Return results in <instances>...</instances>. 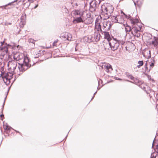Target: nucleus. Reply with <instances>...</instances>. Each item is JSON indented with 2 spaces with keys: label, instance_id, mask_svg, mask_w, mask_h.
<instances>
[{
  "label": "nucleus",
  "instance_id": "4c0bfd02",
  "mask_svg": "<svg viewBox=\"0 0 158 158\" xmlns=\"http://www.w3.org/2000/svg\"><path fill=\"white\" fill-rule=\"evenodd\" d=\"M0 118H0L2 120H3V118H4V115L3 114H1L0 116Z\"/></svg>",
  "mask_w": 158,
  "mask_h": 158
},
{
  "label": "nucleus",
  "instance_id": "f8f14e48",
  "mask_svg": "<svg viewBox=\"0 0 158 158\" xmlns=\"http://www.w3.org/2000/svg\"><path fill=\"white\" fill-rule=\"evenodd\" d=\"M107 31H102V32L104 33V38L107 39L109 42L112 39L110 37L109 32Z\"/></svg>",
  "mask_w": 158,
  "mask_h": 158
},
{
  "label": "nucleus",
  "instance_id": "4be33fe9",
  "mask_svg": "<svg viewBox=\"0 0 158 158\" xmlns=\"http://www.w3.org/2000/svg\"><path fill=\"white\" fill-rule=\"evenodd\" d=\"M139 22V20L137 19H131V23L134 25V26L135 25V24Z\"/></svg>",
  "mask_w": 158,
  "mask_h": 158
},
{
  "label": "nucleus",
  "instance_id": "a211bd4d",
  "mask_svg": "<svg viewBox=\"0 0 158 158\" xmlns=\"http://www.w3.org/2000/svg\"><path fill=\"white\" fill-rule=\"evenodd\" d=\"M100 35L98 32H95L94 38L96 41H98L100 40Z\"/></svg>",
  "mask_w": 158,
  "mask_h": 158
},
{
  "label": "nucleus",
  "instance_id": "f03ea898",
  "mask_svg": "<svg viewBox=\"0 0 158 158\" xmlns=\"http://www.w3.org/2000/svg\"><path fill=\"white\" fill-rule=\"evenodd\" d=\"M101 15L104 19H107L111 16V13L114 10V7L111 5L105 3L101 6Z\"/></svg>",
  "mask_w": 158,
  "mask_h": 158
},
{
  "label": "nucleus",
  "instance_id": "58836bf2",
  "mask_svg": "<svg viewBox=\"0 0 158 158\" xmlns=\"http://www.w3.org/2000/svg\"><path fill=\"white\" fill-rule=\"evenodd\" d=\"M151 158H156V157H155V156H154V154L152 155V154L151 156Z\"/></svg>",
  "mask_w": 158,
  "mask_h": 158
},
{
  "label": "nucleus",
  "instance_id": "412c9836",
  "mask_svg": "<svg viewBox=\"0 0 158 158\" xmlns=\"http://www.w3.org/2000/svg\"><path fill=\"white\" fill-rule=\"evenodd\" d=\"M4 128L5 130H6V133L9 134L10 131L9 127H8L6 125H4Z\"/></svg>",
  "mask_w": 158,
  "mask_h": 158
},
{
  "label": "nucleus",
  "instance_id": "0eeeda50",
  "mask_svg": "<svg viewBox=\"0 0 158 158\" xmlns=\"http://www.w3.org/2000/svg\"><path fill=\"white\" fill-rule=\"evenodd\" d=\"M100 2L101 1L99 0H98V1L96 0H93L89 3V10L91 12L95 11L97 7V4H100Z\"/></svg>",
  "mask_w": 158,
  "mask_h": 158
},
{
  "label": "nucleus",
  "instance_id": "9b49d317",
  "mask_svg": "<svg viewBox=\"0 0 158 158\" xmlns=\"http://www.w3.org/2000/svg\"><path fill=\"white\" fill-rule=\"evenodd\" d=\"M150 44L153 45L154 47L158 46V37L154 36L152 40L150 41Z\"/></svg>",
  "mask_w": 158,
  "mask_h": 158
},
{
  "label": "nucleus",
  "instance_id": "20e7f679",
  "mask_svg": "<svg viewBox=\"0 0 158 158\" xmlns=\"http://www.w3.org/2000/svg\"><path fill=\"white\" fill-rule=\"evenodd\" d=\"M141 27L135 25L133 26L132 28L131 33L135 36L137 37H139L140 36V32L141 31Z\"/></svg>",
  "mask_w": 158,
  "mask_h": 158
},
{
  "label": "nucleus",
  "instance_id": "2eb2a0df",
  "mask_svg": "<svg viewBox=\"0 0 158 158\" xmlns=\"http://www.w3.org/2000/svg\"><path fill=\"white\" fill-rule=\"evenodd\" d=\"M95 29L98 32L100 31L102 32V26H101V24H95Z\"/></svg>",
  "mask_w": 158,
  "mask_h": 158
},
{
  "label": "nucleus",
  "instance_id": "7c9ffc66",
  "mask_svg": "<svg viewBox=\"0 0 158 158\" xmlns=\"http://www.w3.org/2000/svg\"><path fill=\"white\" fill-rule=\"evenodd\" d=\"M10 48L14 49L15 47V44L14 43H10Z\"/></svg>",
  "mask_w": 158,
  "mask_h": 158
},
{
  "label": "nucleus",
  "instance_id": "b1692460",
  "mask_svg": "<svg viewBox=\"0 0 158 158\" xmlns=\"http://www.w3.org/2000/svg\"><path fill=\"white\" fill-rule=\"evenodd\" d=\"M141 89H143L144 90H145V89H146V87L147 86L144 84L142 83H141L140 84H139V85Z\"/></svg>",
  "mask_w": 158,
  "mask_h": 158
},
{
  "label": "nucleus",
  "instance_id": "c756f323",
  "mask_svg": "<svg viewBox=\"0 0 158 158\" xmlns=\"http://www.w3.org/2000/svg\"><path fill=\"white\" fill-rule=\"evenodd\" d=\"M18 0H15L14 1H13L10 2V6L13 5L14 4V5H17L18 4L17 3V1Z\"/></svg>",
  "mask_w": 158,
  "mask_h": 158
},
{
  "label": "nucleus",
  "instance_id": "f3484780",
  "mask_svg": "<svg viewBox=\"0 0 158 158\" xmlns=\"http://www.w3.org/2000/svg\"><path fill=\"white\" fill-rule=\"evenodd\" d=\"M103 17L101 15L97 17L95 20V24H100L102 17Z\"/></svg>",
  "mask_w": 158,
  "mask_h": 158
},
{
  "label": "nucleus",
  "instance_id": "79ce46f5",
  "mask_svg": "<svg viewBox=\"0 0 158 158\" xmlns=\"http://www.w3.org/2000/svg\"><path fill=\"white\" fill-rule=\"evenodd\" d=\"M97 93V92H96L94 94V96L92 98V99H91V100H92V99L94 98V95H95V94L96 93Z\"/></svg>",
  "mask_w": 158,
  "mask_h": 158
},
{
  "label": "nucleus",
  "instance_id": "c03bdc74",
  "mask_svg": "<svg viewBox=\"0 0 158 158\" xmlns=\"http://www.w3.org/2000/svg\"><path fill=\"white\" fill-rule=\"evenodd\" d=\"M134 3L135 4V5L136 6V3L134 2Z\"/></svg>",
  "mask_w": 158,
  "mask_h": 158
},
{
  "label": "nucleus",
  "instance_id": "2f4dec72",
  "mask_svg": "<svg viewBox=\"0 0 158 158\" xmlns=\"http://www.w3.org/2000/svg\"><path fill=\"white\" fill-rule=\"evenodd\" d=\"M128 77L131 80H134V77L132 75H128Z\"/></svg>",
  "mask_w": 158,
  "mask_h": 158
},
{
  "label": "nucleus",
  "instance_id": "e433bc0d",
  "mask_svg": "<svg viewBox=\"0 0 158 158\" xmlns=\"http://www.w3.org/2000/svg\"><path fill=\"white\" fill-rule=\"evenodd\" d=\"M76 14L77 15H79L81 16L82 14H81L79 11H76Z\"/></svg>",
  "mask_w": 158,
  "mask_h": 158
},
{
  "label": "nucleus",
  "instance_id": "c9c22d12",
  "mask_svg": "<svg viewBox=\"0 0 158 158\" xmlns=\"http://www.w3.org/2000/svg\"><path fill=\"white\" fill-rule=\"evenodd\" d=\"M118 42L119 43V45L121 44L122 45H123L124 42L123 41H122L120 40H118Z\"/></svg>",
  "mask_w": 158,
  "mask_h": 158
},
{
  "label": "nucleus",
  "instance_id": "473e14b6",
  "mask_svg": "<svg viewBox=\"0 0 158 158\" xmlns=\"http://www.w3.org/2000/svg\"><path fill=\"white\" fill-rule=\"evenodd\" d=\"M28 41L30 43H33V44L34 43V41L32 39H29V40H28Z\"/></svg>",
  "mask_w": 158,
  "mask_h": 158
},
{
  "label": "nucleus",
  "instance_id": "72a5a7b5",
  "mask_svg": "<svg viewBox=\"0 0 158 158\" xmlns=\"http://www.w3.org/2000/svg\"><path fill=\"white\" fill-rule=\"evenodd\" d=\"M58 41V40H56L53 43V46H56V43H57V42Z\"/></svg>",
  "mask_w": 158,
  "mask_h": 158
},
{
  "label": "nucleus",
  "instance_id": "9d476101",
  "mask_svg": "<svg viewBox=\"0 0 158 158\" xmlns=\"http://www.w3.org/2000/svg\"><path fill=\"white\" fill-rule=\"evenodd\" d=\"M8 73H5L3 75L2 78L4 83L6 85H9L10 84V78Z\"/></svg>",
  "mask_w": 158,
  "mask_h": 158
},
{
  "label": "nucleus",
  "instance_id": "6ab92c4d",
  "mask_svg": "<svg viewBox=\"0 0 158 158\" xmlns=\"http://www.w3.org/2000/svg\"><path fill=\"white\" fill-rule=\"evenodd\" d=\"M125 30L126 33L129 32L131 31L132 28H131V27L128 25H126L125 27Z\"/></svg>",
  "mask_w": 158,
  "mask_h": 158
},
{
  "label": "nucleus",
  "instance_id": "de8ad7c7",
  "mask_svg": "<svg viewBox=\"0 0 158 158\" xmlns=\"http://www.w3.org/2000/svg\"><path fill=\"white\" fill-rule=\"evenodd\" d=\"M148 52H149V53H150V51H148Z\"/></svg>",
  "mask_w": 158,
  "mask_h": 158
},
{
  "label": "nucleus",
  "instance_id": "bb28decb",
  "mask_svg": "<svg viewBox=\"0 0 158 158\" xmlns=\"http://www.w3.org/2000/svg\"><path fill=\"white\" fill-rule=\"evenodd\" d=\"M152 63L150 64V70L153 68L154 65V62H155L154 60H152V61H151Z\"/></svg>",
  "mask_w": 158,
  "mask_h": 158
},
{
  "label": "nucleus",
  "instance_id": "7ed1b4c3",
  "mask_svg": "<svg viewBox=\"0 0 158 158\" xmlns=\"http://www.w3.org/2000/svg\"><path fill=\"white\" fill-rule=\"evenodd\" d=\"M108 42V44H106V47L104 46V49L106 51L107 49H108V48L106 46H109L111 50L113 51L116 50L118 48L119 46V43L118 42V40L116 39L113 38Z\"/></svg>",
  "mask_w": 158,
  "mask_h": 158
},
{
  "label": "nucleus",
  "instance_id": "393cba45",
  "mask_svg": "<svg viewBox=\"0 0 158 158\" xmlns=\"http://www.w3.org/2000/svg\"><path fill=\"white\" fill-rule=\"evenodd\" d=\"M134 82H133L132 81H130V82L131 83H134L138 85H139V84H140L141 83V82H140L137 79H134Z\"/></svg>",
  "mask_w": 158,
  "mask_h": 158
},
{
  "label": "nucleus",
  "instance_id": "37998d69",
  "mask_svg": "<svg viewBox=\"0 0 158 158\" xmlns=\"http://www.w3.org/2000/svg\"><path fill=\"white\" fill-rule=\"evenodd\" d=\"M155 156H156V157H158V154L157 155V156H156H156H155Z\"/></svg>",
  "mask_w": 158,
  "mask_h": 158
},
{
  "label": "nucleus",
  "instance_id": "f257e3e1",
  "mask_svg": "<svg viewBox=\"0 0 158 158\" xmlns=\"http://www.w3.org/2000/svg\"><path fill=\"white\" fill-rule=\"evenodd\" d=\"M13 57L15 60H21L23 62L19 63L20 67H19L20 70H25L30 67L29 64V59L27 57L24 56L22 53L16 52L13 55Z\"/></svg>",
  "mask_w": 158,
  "mask_h": 158
},
{
  "label": "nucleus",
  "instance_id": "a19ab883",
  "mask_svg": "<svg viewBox=\"0 0 158 158\" xmlns=\"http://www.w3.org/2000/svg\"><path fill=\"white\" fill-rule=\"evenodd\" d=\"M36 55V56L35 57V58L38 57L39 56H40V53H38V54H37Z\"/></svg>",
  "mask_w": 158,
  "mask_h": 158
},
{
  "label": "nucleus",
  "instance_id": "4468645a",
  "mask_svg": "<svg viewBox=\"0 0 158 158\" xmlns=\"http://www.w3.org/2000/svg\"><path fill=\"white\" fill-rule=\"evenodd\" d=\"M105 70L107 72H109L110 71L112 70V68L111 65L109 64H107L104 66Z\"/></svg>",
  "mask_w": 158,
  "mask_h": 158
},
{
  "label": "nucleus",
  "instance_id": "a878e982",
  "mask_svg": "<svg viewBox=\"0 0 158 158\" xmlns=\"http://www.w3.org/2000/svg\"><path fill=\"white\" fill-rule=\"evenodd\" d=\"M72 39V36L70 33H67V40L71 41Z\"/></svg>",
  "mask_w": 158,
  "mask_h": 158
},
{
  "label": "nucleus",
  "instance_id": "49530a36",
  "mask_svg": "<svg viewBox=\"0 0 158 158\" xmlns=\"http://www.w3.org/2000/svg\"><path fill=\"white\" fill-rule=\"evenodd\" d=\"M154 141L153 142V143H152V146H153V145L154 144Z\"/></svg>",
  "mask_w": 158,
  "mask_h": 158
},
{
  "label": "nucleus",
  "instance_id": "ea45409f",
  "mask_svg": "<svg viewBox=\"0 0 158 158\" xmlns=\"http://www.w3.org/2000/svg\"><path fill=\"white\" fill-rule=\"evenodd\" d=\"M28 1L29 2H30L29 4H30L31 3H32L33 2V0H28Z\"/></svg>",
  "mask_w": 158,
  "mask_h": 158
},
{
  "label": "nucleus",
  "instance_id": "39448f33",
  "mask_svg": "<svg viewBox=\"0 0 158 158\" xmlns=\"http://www.w3.org/2000/svg\"><path fill=\"white\" fill-rule=\"evenodd\" d=\"M93 21L91 14L90 13H87L85 15L84 14V23L86 24L91 23Z\"/></svg>",
  "mask_w": 158,
  "mask_h": 158
},
{
  "label": "nucleus",
  "instance_id": "ddd939ff",
  "mask_svg": "<svg viewBox=\"0 0 158 158\" xmlns=\"http://www.w3.org/2000/svg\"><path fill=\"white\" fill-rule=\"evenodd\" d=\"M26 19V16L25 15H23L21 17V22L19 25L21 27H22L21 24L23 26L25 24V20Z\"/></svg>",
  "mask_w": 158,
  "mask_h": 158
},
{
  "label": "nucleus",
  "instance_id": "8fccbe9b",
  "mask_svg": "<svg viewBox=\"0 0 158 158\" xmlns=\"http://www.w3.org/2000/svg\"><path fill=\"white\" fill-rule=\"evenodd\" d=\"M157 106H158V105L157 106H156V107H157Z\"/></svg>",
  "mask_w": 158,
  "mask_h": 158
},
{
  "label": "nucleus",
  "instance_id": "6e6552de",
  "mask_svg": "<svg viewBox=\"0 0 158 158\" xmlns=\"http://www.w3.org/2000/svg\"><path fill=\"white\" fill-rule=\"evenodd\" d=\"M10 71L11 73L10 72V74H12V75H10V80L12 78V76H13L14 74V70L16 69L17 66V62L14 60L10 61Z\"/></svg>",
  "mask_w": 158,
  "mask_h": 158
},
{
  "label": "nucleus",
  "instance_id": "423d86ee",
  "mask_svg": "<svg viewBox=\"0 0 158 158\" xmlns=\"http://www.w3.org/2000/svg\"><path fill=\"white\" fill-rule=\"evenodd\" d=\"M112 24L110 21H105L102 22V31H109L111 27Z\"/></svg>",
  "mask_w": 158,
  "mask_h": 158
},
{
  "label": "nucleus",
  "instance_id": "1a4fd4ad",
  "mask_svg": "<svg viewBox=\"0 0 158 158\" xmlns=\"http://www.w3.org/2000/svg\"><path fill=\"white\" fill-rule=\"evenodd\" d=\"M74 23H84V14H82L81 16L79 17L76 18L73 21Z\"/></svg>",
  "mask_w": 158,
  "mask_h": 158
},
{
  "label": "nucleus",
  "instance_id": "a18cd8bd",
  "mask_svg": "<svg viewBox=\"0 0 158 158\" xmlns=\"http://www.w3.org/2000/svg\"><path fill=\"white\" fill-rule=\"evenodd\" d=\"M10 62V61H9L8 62V65H9V62Z\"/></svg>",
  "mask_w": 158,
  "mask_h": 158
},
{
  "label": "nucleus",
  "instance_id": "09e8293b",
  "mask_svg": "<svg viewBox=\"0 0 158 158\" xmlns=\"http://www.w3.org/2000/svg\"><path fill=\"white\" fill-rule=\"evenodd\" d=\"M10 89V87H9V89Z\"/></svg>",
  "mask_w": 158,
  "mask_h": 158
},
{
  "label": "nucleus",
  "instance_id": "aec40b11",
  "mask_svg": "<svg viewBox=\"0 0 158 158\" xmlns=\"http://www.w3.org/2000/svg\"><path fill=\"white\" fill-rule=\"evenodd\" d=\"M111 19L112 22L114 23H117L118 22L117 16H112L111 17Z\"/></svg>",
  "mask_w": 158,
  "mask_h": 158
},
{
  "label": "nucleus",
  "instance_id": "5701e85b",
  "mask_svg": "<svg viewBox=\"0 0 158 158\" xmlns=\"http://www.w3.org/2000/svg\"><path fill=\"white\" fill-rule=\"evenodd\" d=\"M138 65L137 66V67L138 68H139L141 66L143 65V60L139 61L138 62Z\"/></svg>",
  "mask_w": 158,
  "mask_h": 158
},
{
  "label": "nucleus",
  "instance_id": "cd10ccee",
  "mask_svg": "<svg viewBox=\"0 0 158 158\" xmlns=\"http://www.w3.org/2000/svg\"><path fill=\"white\" fill-rule=\"evenodd\" d=\"M61 37L62 38L64 39V40H67V33L64 34L63 35H61Z\"/></svg>",
  "mask_w": 158,
  "mask_h": 158
},
{
  "label": "nucleus",
  "instance_id": "dca6fc26",
  "mask_svg": "<svg viewBox=\"0 0 158 158\" xmlns=\"http://www.w3.org/2000/svg\"><path fill=\"white\" fill-rule=\"evenodd\" d=\"M8 51V49L6 47H4L1 48L0 49V52H3L2 55L3 56L5 55V54Z\"/></svg>",
  "mask_w": 158,
  "mask_h": 158
},
{
  "label": "nucleus",
  "instance_id": "c85d7f7f",
  "mask_svg": "<svg viewBox=\"0 0 158 158\" xmlns=\"http://www.w3.org/2000/svg\"><path fill=\"white\" fill-rule=\"evenodd\" d=\"M147 65H148V64H147V63L146 62L145 64V65H144V68L145 69V72H149L150 71V69H149L148 70V68L147 67Z\"/></svg>",
  "mask_w": 158,
  "mask_h": 158
},
{
  "label": "nucleus",
  "instance_id": "f704fd0d",
  "mask_svg": "<svg viewBox=\"0 0 158 158\" xmlns=\"http://www.w3.org/2000/svg\"><path fill=\"white\" fill-rule=\"evenodd\" d=\"M124 15L126 17V18H127L129 19L131 18V16L130 15H127L126 14H125V13H124Z\"/></svg>",
  "mask_w": 158,
  "mask_h": 158
}]
</instances>
